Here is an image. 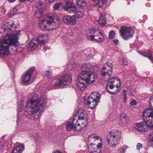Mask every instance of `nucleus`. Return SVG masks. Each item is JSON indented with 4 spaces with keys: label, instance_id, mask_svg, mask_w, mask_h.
<instances>
[{
    "label": "nucleus",
    "instance_id": "nucleus-12",
    "mask_svg": "<svg viewBox=\"0 0 153 153\" xmlns=\"http://www.w3.org/2000/svg\"><path fill=\"white\" fill-rule=\"evenodd\" d=\"M48 38V36L47 35H42L37 37L36 39H34L32 40L30 43L29 46L32 50L35 49L37 48L38 44L35 42H34V40L36 41L40 45H41L44 44Z\"/></svg>",
    "mask_w": 153,
    "mask_h": 153
},
{
    "label": "nucleus",
    "instance_id": "nucleus-19",
    "mask_svg": "<svg viewBox=\"0 0 153 153\" xmlns=\"http://www.w3.org/2000/svg\"><path fill=\"white\" fill-rule=\"evenodd\" d=\"M121 122L120 123V124H122L123 125H126L128 124L129 122V119L128 116H126L125 114L123 113L121 114L120 117Z\"/></svg>",
    "mask_w": 153,
    "mask_h": 153
},
{
    "label": "nucleus",
    "instance_id": "nucleus-28",
    "mask_svg": "<svg viewBox=\"0 0 153 153\" xmlns=\"http://www.w3.org/2000/svg\"><path fill=\"white\" fill-rule=\"evenodd\" d=\"M35 5L37 9V10H44L43 8L42 7V1H36Z\"/></svg>",
    "mask_w": 153,
    "mask_h": 153
},
{
    "label": "nucleus",
    "instance_id": "nucleus-2",
    "mask_svg": "<svg viewBox=\"0 0 153 153\" xmlns=\"http://www.w3.org/2000/svg\"><path fill=\"white\" fill-rule=\"evenodd\" d=\"M4 27L3 34L6 35L0 40V55L1 56L9 55V47L11 45H18V39L20 35V31L13 33L16 29L14 22L10 20H7L2 24Z\"/></svg>",
    "mask_w": 153,
    "mask_h": 153
},
{
    "label": "nucleus",
    "instance_id": "nucleus-21",
    "mask_svg": "<svg viewBox=\"0 0 153 153\" xmlns=\"http://www.w3.org/2000/svg\"><path fill=\"white\" fill-rule=\"evenodd\" d=\"M38 25L40 27V29L42 30H47L48 28L47 25L46 24L45 20L42 19L39 21Z\"/></svg>",
    "mask_w": 153,
    "mask_h": 153
},
{
    "label": "nucleus",
    "instance_id": "nucleus-24",
    "mask_svg": "<svg viewBox=\"0 0 153 153\" xmlns=\"http://www.w3.org/2000/svg\"><path fill=\"white\" fill-rule=\"evenodd\" d=\"M43 10H44L42 9L37 10L35 13L36 17L38 19L43 17L44 15L43 12Z\"/></svg>",
    "mask_w": 153,
    "mask_h": 153
},
{
    "label": "nucleus",
    "instance_id": "nucleus-7",
    "mask_svg": "<svg viewBox=\"0 0 153 153\" xmlns=\"http://www.w3.org/2000/svg\"><path fill=\"white\" fill-rule=\"evenodd\" d=\"M71 77L68 74H66L62 76L60 78L54 80L53 88L57 89L60 87H63L70 85L71 82Z\"/></svg>",
    "mask_w": 153,
    "mask_h": 153
},
{
    "label": "nucleus",
    "instance_id": "nucleus-40",
    "mask_svg": "<svg viewBox=\"0 0 153 153\" xmlns=\"http://www.w3.org/2000/svg\"><path fill=\"white\" fill-rule=\"evenodd\" d=\"M153 103V94L151 96L149 100V106L150 108L153 110V108L152 107V103Z\"/></svg>",
    "mask_w": 153,
    "mask_h": 153
},
{
    "label": "nucleus",
    "instance_id": "nucleus-43",
    "mask_svg": "<svg viewBox=\"0 0 153 153\" xmlns=\"http://www.w3.org/2000/svg\"><path fill=\"white\" fill-rule=\"evenodd\" d=\"M126 150V149L123 147H121L119 149L118 152L120 153H124Z\"/></svg>",
    "mask_w": 153,
    "mask_h": 153
},
{
    "label": "nucleus",
    "instance_id": "nucleus-5",
    "mask_svg": "<svg viewBox=\"0 0 153 153\" xmlns=\"http://www.w3.org/2000/svg\"><path fill=\"white\" fill-rule=\"evenodd\" d=\"M86 33L88 39L91 41L101 42L104 40L100 30L97 28L88 29Z\"/></svg>",
    "mask_w": 153,
    "mask_h": 153
},
{
    "label": "nucleus",
    "instance_id": "nucleus-49",
    "mask_svg": "<svg viewBox=\"0 0 153 153\" xmlns=\"http://www.w3.org/2000/svg\"><path fill=\"white\" fill-rule=\"evenodd\" d=\"M140 53L142 56L146 57V53L145 52H140Z\"/></svg>",
    "mask_w": 153,
    "mask_h": 153
},
{
    "label": "nucleus",
    "instance_id": "nucleus-6",
    "mask_svg": "<svg viewBox=\"0 0 153 153\" xmlns=\"http://www.w3.org/2000/svg\"><path fill=\"white\" fill-rule=\"evenodd\" d=\"M121 138L120 131L117 130H113L108 134L107 142L111 148H114L119 143Z\"/></svg>",
    "mask_w": 153,
    "mask_h": 153
},
{
    "label": "nucleus",
    "instance_id": "nucleus-53",
    "mask_svg": "<svg viewBox=\"0 0 153 153\" xmlns=\"http://www.w3.org/2000/svg\"><path fill=\"white\" fill-rule=\"evenodd\" d=\"M16 0H8V1L10 2H14V1H15Z\"/></svg>",
    "mask_w": 153,
    "mask_h": 153
},
{
    "label": "nucleus",
    "instance_id": "nucleus-52",
    "mask_svg": "<svg viewBox=\"0 0 153 153\" xmlns=\"http://www.w3.org/2000/svg\"><path fill=\"white\" fill-rule=\"evenodd\" d=\"M34 0H20L21 1H28L30 2H32Z\"/></svg>",
    "mask_w": 153,
    "mask_h": 153
},
{
    "label": "nucleus",
    "instance_id": "nucleus-37",
    "mask_svg": "<svg viewBox=\"0 0 153 153\" xmlns=\"http://www.w3.org/2000/svg\"><path fill=\"white\" fill-rule=\"evenodd\" d=\"M76 3L79 6L81 7V6L83 5V4H82L85 3V1L82 0H76Z\"/></svg>",
    "mask_w": 153,
    "mask_h": 153
},
{
    "label": "nucleus",
    "instance_id": "nucleus-31",
    "mask_svg": "<svg viewBox=\"0 0 153 153\" xmlns=\"http://www.w3.org/2000/svg\"><path fill=\"white\" fill-rule=\"evenodd\" d=\"M153 52L152 51L149 50L146 53V57H147L152 62L153 61V57L152 56Z\"/></svg>",
    "mask_w": 153,
    "mask_h": 153
},
{
    "label": "nucleus",
    "instance_id": "nucleus-50",
    "mask_svg": "<svg viewBox=\"0 0 153 153\" xmlns=\"http://www.w3.org/2000/svg\"><path fill=\"white\" fill-rule=\"evenodd\" d=\"M46 3H53L54 0H44Z\"/></svg>",
    "mask_w": 153,
    "mask_h": 153
},
{
    "label": "nucleus",
    "instance_id": "nucleus-47",
    "mask_svg": "<svg viewBox=\"0 0 153 153\" xmlns=\"http://www.w3.org/2000/svg\"><path fill=\"white\" fill-rule=\"evenodd\" d=\"M119 82V85H118V84L117 83V84L116 85V88H118L120 87V81L119 79H118V80L117 81H115V82Z\"/></svg>",
    "mask_w": 153,
    "mask_h": 153
},
{
    "label": "nucleus",
    "instance_id": "nucleus-56",
    "mask_svg": "<svg viewBox=\"0 0 153 153\" xmlns=\"http://www.w3.org/2000/svg\"><path fill=\"white\" fill-rule=\"evenodd\" d=\"M28 119H30L29 117H28Z\"/></svg>",
    "mask_w": 153,
    "mask_h": 153
},
{
    "label": "nucleus",
    "instance_id": "nucleus-32",
    "mask_svg": "<svg viewBox=\"0 0 153 153\" xmlns=\"http://www.w3.org/2000/svg\"><path fill=\"white\" fill-rule=\"evenodd\" d=\"M70 16L69 15H67L65 16L62 18L63 22L65 24H69V19Z\"/></svg>",
    "mask_w": 153,
    "mask_h": 153
},
{
    "label": "nucleus",
    "instance_id": "nucleus-25",
    "mask_svg": "<svg viewBox=\"0 0 153 153\" xmlns=\"http://www.w3.org/2000/svg\"><path fill=\"white\" fill-rule=\"evenodd\" d=\"M106 19L105 15H101L99 18L98 22L101 25H104L106 23Z\"/></svg>",
    "mask_w": 153,
    "mask_h": 153
},
{
    "label": "nucleus",
    "instance_id": "nucleus-11",
    "mask_svg": "<svg viewBox=\"0 0 153 153\" xmlns=\"http://www.w3.org/2000/svg\"><path fill=\"white\" fill-rule=\"evenodd\" d=\"M121 36L123 38L127 40L131 38L134 35V30L131 27L123 26L120 30Z\"/></svg>",
    "mask_w": 153,
    "mask_h": 153
},
{
    "label": "nucleus",
    "instance_id": "nucleus-26",
    "mask_svg": "<svg viewBox=\"0 0 153 153\" xmlns=\"http://www.w3.org/2000/svg\"><path fill=\"white\" fill-rule=\"evenodd\" d=\"M88 148L89 152H91L97 149V145H96L95 143H91L88 145Z\"/></svg>",
    "mask_w": 153,
    "mask_h": 153
},
{
    "label": "nucleus",
    "instance_id": "nucleus-23",
    "mask_svg": "<svg viewBox=\"0 0 153 153\" xmlns=\"http://www.w3.org/2000/svg\"><path fill=\"white\" fill-rule=\"evenodd\" d=\"M106 0H96L95 2V7L100 8L102 7L105 4Z\"/></svg>",
    "mask_w": 153,
    "mask_h": 153
},
{
    "label": "nucleus",
    "instance_id": "nucleus-10",
    "mask_svg": "<svg viewBox=\"0 0 153 153\" xmlns=\"http://www.w3.org/2000/svg\"><path fill=\"white\" fill-rule=\"evenodd\" d=\"M112 67L113 65L110 62L105 63L101 70V76L106 79H108L112 74Z\"/></svg>",
    "mask_w": 153,
    "mask_h": 153
},
{
    "label": "nucleus",
    "instance_id": "nucleus-3",
    "mask_svg": "<svg viewBox=\"0 0 153 153\" xmlns=\"http://www.w3.org/2000/svg\"><path fill=\"white\" fill-rule=\"evenodd\" d=\"M142 114L143 121L137 123L134 126V128L140 133L146 131L148 127L153 129V110L152 109H145Z\"/></svg>",
    "mask_w": 153,
    "mask_h": 153
},
{
    "label": "nucleus",
    "instance_id": "nucleus-13",
    "mask_svg": "<svg viewBox=\"0 0 153 153\" xmlns=\"http://www.w3.org/2000/svg\"><path fill=\"white\" fill-rule=\"evenodd\" d=\"M46 23L47 25H51L54 27V29L58 28L60 25V22L58 17L54 19L52 16L48 15L46 16Z\"/></svg>",
    "mask_w": 153,
    "mask_h": 153
},
{
    "label": "nucleus",
    "instance_id": "nucleus-54",
    "mask_svg": "<svg viewBox=\"0 0 153 153\" xmlns=\"http://www.w3.org/2000/svg\"><path fill=\"white\" fill-rule=\"evenodd\" d=\"M61 153V152H60L59 151H56V152H54V153Z\"/></svg>",
    "mask_w": 153,
    "mask_h": 153
},
{
    "label": "nucleus",
    "instance_id": "nucleus-51",
    "mask_svg": "<svg viewBox=\"0 0 153 153\" xmlns=\"http://www.w3.org/2000/svg\"><path fill=\"white\" fill-rule=\"evenodd\" d=\"M113 42L114 43L116 44H117L119 43V41L118 39H114Z\"/></svg>",
    "mask_w": 153,
    "mask_h": 153
},
{
    "label": "nucleus",
    "instance_id": "nucleus-1",
    "mask_svg": "<svg viewBox=\"0 0 153 153\" xmlns=\"http://www.w3.org/2000/svg\"><path fill=\"white\" fill-rule=\"evenodd\" d=\"M46 103L45 100L43 98L39 97L37 94H34L27 102L22 100L17 109V125L24 121L20 113L22 112L24 108H25V113L23 115V117L24 116L28 117L29 116L33 115L34 119H38L40 118V112L45 107Z\"/></svg>",
    "mask_w": 153,
    "mask_h": 153
},
{
    "label": "nucleus",
    "instance_id": "nucleus-30",
    "mask_svg": "<svg viewBox=\"0 0 153 153\" xmlns=\"http://www.w3.org/2000/svg\"><path fill=\"white\" fill-rule=\"evenodd\" d=\"M66 128L68 131H70L72 128L75 129L74 128V126L73 125L71 122H69L66 124Z\"/></svg>",
    "mask_w": 153,
    "mask_h": 153
},
{
    "label": "nucleus",
    "instance_id": "nucleus-22",
    "mask_svg": "<svg viewBox=\"0 0 153 153\" xmlns=\"http://www.w3.org/2000/svg\"><path fill=\"white\" fill-rule=\"evenodd\" d=\"M76 9L72 13L76 14L75 16L78 18H79L82 17L84 16V12L82 9H81L79 10H76Z\"/></svg>",
    "mask_w": 153,
    "mask_h": 153
},
{
    "label": "nucleus",
    "instance_id": "nucleus-33",
    "mask_svg": "<svg viewBox=\"0 0 153 153\" xmlns=\"http://www.w3.org/2000/svg\"><path fill=\"white\" fill-rule=\"evenodd\" d=\"M77 118V117H75L74 115L72 120V123L73 125L74 126V128H76V126H78L77 123H78V120Z\"/></svg>",
    "mask_w": 153,
    "mask_h": 153
},
{
    "label": "nucleus",
    "instance_id": "nucleus-46",
    "mask_svg": "<svg viewBox=\"0 0 153 153\" xmlns=\"http://www.w3.org/2000/svg\"><path fill=\"white\" fill-rule=\"evenodd\" d=\"M122 63L123 65H127L128 62L127 60L125 58L123 59L122 60Z\"/></svg>",
    "mask_w": 153,
    "mask_h": 153
},
{
    "label": "nucleus",
    "instance_id": "nucleus-9",
    "mask_svg": "<svg viewBox=\"0 0 153 153\" xmlns=\"http://www.w3.org/2000/svg\"><path fill=\"white\" fill-rule=\"evenodd\" d=\"M100 94L97 92H93L88 97L86 102L89 108L91 109L94 108L97 105V102L100 99Z\"/></svg>",
    "mask_w": 153,
    "mask_h": 153
},
{
    "label": "nucleus",
    "instance_id": "nucleus-35",
    "mask_svg": "<svg viewBox=\"0 0 153 153\" xmlns=\"http://www.w3.org/2000/svg\"><path fill=\"white\" fill-rule=\"evenodd\" d=\"M62 4V3L61 2H57L55 3L53 6V8L54 10H57Z\"/></svg>",
    "mask_w": 153,
    "mask_h": 153
},
{
    "label": "nucleus",
    "instance_id": "nucleus-17",
    "mask_svg": "<svg viewBox=\"0 0 153 153\" xmlns=\"http://www.w3.org/2000/svg\"><path fill=\"white\" fill-rule=\"evenodd\" d=\"M75 117L78 119L79 122L80 121L83 120L86 116V112L82 109H80L78 110L75 114Z\"/></svg>",
    "mask_w": 153,
    "mask_h": 153
},
{
    "label": "nucleus",
    "instance_id": "nucleus-14",
    "mask_svg": "<svg viewBox=\"0 0 153 153\" xmlns=\"http://www.w3.org/2000/svg\"><path fill=\"white\" fill-rule=\"evenodd\" d=\"M88 140L89 141H94L96 140H98L101 141L100 142L98 143L97 145V149L92 151L90 153H100V148L102 147V143L101 142V139L99 136H95L93 134H90L88 137Z\"/></svg>",
    "mask_w": 153,
    "mask_h": 153
},
{
    "label": "nucleus",
    "instance_id": "nucleus-34",
    "mask_svg": "<svg viewBox=\"0 0 153 153\" xmlns=\"http://www.w3.org/2000/svg\"><path fill=\"white\" fill-rule=\"evenodd\" d=\"M17 12V10L16 8H13L12 9L9 13V16H13L16 14Z\"/></svg>",
    "mask_w": 153,
    "mask_h": 153
},
{
    "label": "nucleus",
    "instance_id": "nucleus-15",
    "mask_svg": "<svg viewBox=\"0 0 153 153\" xmlns=\"http://www.w3.org/2000/svg\"><path fill=\"white\" fill-rule=\"evenodd\" d=\"M35 68L31 67L23 75L22 77L21 80L24 84L28 83L31 79L32 74L35 70Z\"/></svg>",
    "mask_w": 153,
    "mask_h": 153
},
{
    "label": "nucleus",
    "instance_id": "nucleus-8",
    "mask_svg": "<svg viewBox=\"0 0 153 153\" xmlns=\"http://www.w3.org/2000/svg\"><path fill=\"white\" fill-rule=\"evenodd\" d=\"M95 80L87 77H82L80 75H79L76 83V86L77 89L80 91H83L86 88L87 84L93 83Z\"/></svg>",
    "mask_w": 153,
    "mask_h": 153
},
{
    "label": "nucleus",
    "instance_id": "nucleus-4",
    "mask_svg": "<svg viewBox=\"0 0 153 153\" xmlns=\"http://www.w3.org/2000/svg\"><path fill=\"white\" fill-rule=\"evenodd\" d=\"M81 68V71L79 75L82 77H87L94 80L97 79V76L94 74L99 69L97 66L85 63L82 65Z\"/></svg>",
    "mask_w": 153,
    "mask_h": 153
},
{
    "label": "nucleus",
    "instance_id": "nucleus-45",
    "mask_svg": "<svg viewBox=\"0 0 153 153\" xmlns=\"http://www.w3.org/2000/svg\"><path fill=\"white\" fill-rule=\"evenodd\" d=\"M137 104V101L135 100H133L130 103V104L131 105L135 106Z\"/></svg>",
    "mask_w": 153,
    "mask_h": 153
},
{
    "label": "nucleus",
    "instance_id": "nucleus-44",
    "mask_svg": "<svg viewBox=\"0 0 153 153\" xmlns=\"http://www.w3.org/2000/svg\"><path fill=\"white\" fill-rule=\"evenodd\" d=\"M119 90L117 89H116V91H113V92H111V91H108V92L110 94H116L119 92Z\"/></svg>",
    "mask_w": 153,
    "mask_h": 153
},
{
    "label": "nucleus",
    "instance_id": "nucleus-18",
    "mask_svg": "<svg viewBox=\"0 0 153 153\" xmlns=\"http://www.w3.org/2000/svg\"><path fill=\"white\" fill-rule=\"evenodd\" d=\"M117 80L118 79L117 78H114L111 79L108 81L106 85V89L107 92L109 91L108 88L112 89L114 87V84L115 83V81H117Z\"/></svg>",
    "mask_w": 153,
    "mask_h": 153
},
{
    "label": "nucleus",
    "instance_id": "nucleus-38",
    "mask_svg": "<svg viewBox=\"0 0 153 153\" xmlns=\"http://www.w3.org/2000/svg\"><path fill=\"white\" fill-rule=\"evenodd\" d=\"M115 32L113 30H111L109 33L108 38L110 39H112L113 38L114 36L115 35Z\"/></svg>",
    "mask_w": 153,
    "mask_h": 153
},
{
    "label": "nucleus",
    "instance_id": "nucleus-29",
    "mask_svg": "<svg viewBox=\"0 0 153 153\" xmlns=\"http://www.w3.org/2000/svg\"><path fill=\"white\" fill-rule=\"evenodd\" d=\"M148 143L149 145L153 147V132L150 134V137L149 138Z\"/></svg>",
    "mask_w": 153,
    "mask_h": 153
},
{
    "label": "nucleus",
    "instance_id": "nucleus-36",
    "mask_svg": "<svg viewBox=\"0 0 153 153\" xmlns=\"http://www.w3.org/2000/svg\"><path fill=\"white\" fill-rule=\"evenodd\" d=\"M45 74L48 77H51L53 76V73L50 71H46L45 72Z\"/></svg>",
    "mask_w": 153,
    "mask_h": 153
},
{
    "label": "nucleus",
    "instance_id": "nucleus-16",
    "mask_svg": "<svg viewBox=\"0 0 153 153\" xmlns=\"http://www.w3.org/2000/svg\"><path fill=\"white\" fill-rule=\"evenodd\" d=\"M63 9L68 13H71L75 10L76 7L72 1H68L66 2L65 5L63 7Z\"/></svg>",
    "mask_w": 153,
    "mask_h": 153
},
{
    "label": "nucleus",
    "instance_id": "nucleus-20",
    "mask_svg": "<svg viewBox=\"0 0 153 153\" xmlns=\"http://www.w3.org/2000/svg\"><path fill=\"white\" fill-rule=\"evenodd\" d=\"M23 145L20 144L15 147L12 150V153H21L24 150Z\"/></svg>",
    "mask_w": 153,
    "mask_h": 153
},
{
    "label": "nucleus",
    "instance_id": "nucleus-42",
    "mask_svg": "<svg viewBox=\"0 0 153 153\" xmlns=\"http://www.w3.org/2000/svg\"><path fill=\"white\" fill-rule=\"evenodd\" d=\"M143 146V144L140 143H137L136 145V148L137 150H140Z\"/></svg>",
    "mask_w": 153,
    "mask_h": 153
},
{
    "label": "nucleus",
    "instance_id": "nucleus-39",
    "mask_svg": "<svg viewBox=\"0 0 153 153\" xmlns=\"http://www.w3.org/2000/svg\"><path fill=\"white\" fill-rule=\"evenodd\" d=\"M87 124V122L86 121H84V122H82L81 124L80 123H77V125L79 126H81V127L82 128L86 126Z\"/></svg>",
    "mask_w": 153,
    "mask_h": 153
},
{
    "label": "nucleus",
    "instance_id": "nucleus-27",
    "mask_svg": "<svg viewBox=\"0 0 153 153\" xmlns=\"http://www.w3.org/2000/svg\"><path fill=\"white\" fill-rule=\"evenodd\" d=\"M69 19V24L72 25H74L76 23V17L75 15L72 16H70Z\"/></svg>",
    "mask_w": 153,
    "mask_h": 153
},
{
    "label": "nucleus",
    "instance_id": "nucleus-55",
    "mask_svg": "<svg viewBox=\"0 0 153 153\" xmlns=\"http://www.w3.org/2000/svg\"><path fill=\"white\" fill-rule=\"evenodd\" d=\"M128 5H129V4H130V2H128Z\"/></svg>",
    "mask_w": 153,
    "mask_h": 153
},
{
    "label": "nucleus",
    "instance_id": "nucleus-41",
    "mask_svg": "<svg viewBox=\"0 0 153 153\" xmlns=\"http://www.w3.org/2000/svg\"><path fill=\"white\" fill-rule=\"evenodd\" d=\"M123 95L124 97V98L123 99V101L124 102H126L127 100V97H126V91L124 89L123 91Z\"/></svg>",
    "mask_w": 153,
    "mask_h": 153
},
{
    "label": "nucleus",
    "instance_id": "nucleus-48",
    "mask_svg": "<svg viewBox=\"0 0 153 153\" xmlns=\"http://www.w3.org/2000/svg\"><path fill=\"white\" fill-rule=\"evenodd\" d=\"M93 55L89 54L88 55V56H87L86 57V59H91V58H93Z\"/></svg>",
    "mask_w": 153,
    "mask_h": 153
}]
</instances>
